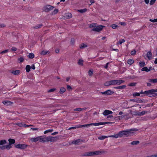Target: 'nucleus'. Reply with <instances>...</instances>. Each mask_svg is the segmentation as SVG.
<instances>
[{
  "instance_id": "7ed1b4c3",
  "label": "nucleus",
  "mask_w": 157,
  "mask_h": 157,
  "mask_svg": "<svg viewBox=\"0 0 157 157\" xmlns=\"http://www.w3.org/2000/svg\"><path fill=\"white\" fill-rule=\"evenodd\" d=\"M100 151H93V152H86L83 154H82L81 155L82 156H91V155H100Z\"/></svg>"
},
{
  "instance_id": "20e7f679",
  "label": "nucleus",
  "mask_w": 157,
  "mask_h": 157,
  "mask_svg": "<svg viewBox=\"0 0 157 157\" xmlns=\"http://www.w3.org/2000/svg\"><path fill=\"white\" fill-rule=\"evenodd\" d=\"M154 93V89L145 91L144 92V94H146V95L151 97H153V93Z\"/></svg>"
},
{
  "instance_id": "8fccbe9b",
  "label": "nucleus",
  "mask_w": 157,
  "mask_h": 157,
  "mask_svg": "<svg viewBox=\"0 0 157 157\" xmlns=\"http://www.w3.org/2000/svg\"><path fill=\"white\" fill-rule=\"evenodd\" d=\"M71 43L72 44L74 45L75 44V39L74 38H72L71 40Z\"/></svg>"
},
{
  "instance_id": "6e6552de",
  "label": "nucleus",
  "mask_w": 157,
  "mask_h": 157,
  "mask_svg": "<svg viewBox=\"0 0 157 157\" xmlns=\"http://www.w3.org/2000/svg\"><path fill=\"white\" fill-rule=\"evenodd\" d=\"M15 147L17 148L24 149L25 148L27 147V145L25 144H19L17 145H15Z\"/></svg>"
},
{
  "instance_id": "dca6fc26",
  "label": "nucleus",
  "mask_w": 157,
  "mask_h": 157,
  "mask_svg": "<svg viewBox=\"0 0 157 157\" xmlns=\"http://www.w3.org/2000/svg\"><path fill=\"white\" fill-rule=\"evenodd\" d=\"M20 72V71L19 70H16L15 71H12L11 73L15 75H19Z\"/></svg>"
},
{
  "instance_id": "2eb2a0df",
  "label": "nucleus",
  "mask_w": 157,
  "mask_h": 157,
  "mask_svg": "<svg viewBox=\"0 0 157 157\" xmlns=\"http://www.w3.org/2000/svg\"><path fill=\"white\" fill-rule=\"evenodd\" d=\"M40 136L36 137V138H32L30 139V140L32 142H36L40 140Z\"/></svg>"
},
{
  "instance_id": "603ef678",
  "label": "nucleus",
  "mask_w": 157,
  "mask_h": 157,
  "mask_svg": "<svg viewBox=\"0 0 157 157\" xmlns=\"http://www.w3.org/2000/svg\"><path fill=\"white\" fill-rule=\"evenodd\" d=\"M153 103L147 104L145 105V107H151L153 106Z\"/></svg>"
},
{
  "instance_id": "a19ab883",
  "label": "nucleus",
  "mask_w": 157,
  "mask_h": 157,
  "mask_svg": "<svg viewBox=\"0 0 157 157\" xmlns=\"http://www.w3.org/2000/svg\"><path fill=\"white\" fill-rule=\"evenodd\" d=\"M58 12V9L55 10L52 13V15H55Z\"/></svg>"
},
{
  "instance_id": "423d86ee",
  "label": "nucleus",
  "mask_w": 157,
  "mask_h": 157,
  "mask_svg": "<svg viewBox=\"0 0 157 157\" xmlns=\"http://www.w3.org/2000/svg\"><path fill=\"white\" fill-rule=\"evenodd\" d=\"M104 26L101 25H99V26L94 27L92 29V30L94 31H96L97 32H99L100 31L102 30Z\"/></svg>"
},
{
  "instance_id": "c85d7f7f",
  "label": "nucleus",
  "mask_w": 157,
  "mask_h": 157,
  "mask_svg": "<svg viewBox=\"0 0 157 157\" xmlns=\"http://www.w3.org/2000/svg\"><path fill=\"white\" fill-rule=\"evenodd\" d=\"M140 141H135L131 143V144L132 145H136L139 144Z\"/></svg>"
},
{
  "instance_id": "052dcab7",
  "label": "nucleus",
  "mask_w": 157,
  "mask_h": 157,
  "mask_svg": "<svg viewBox=\"0 0 157 157\" xmlns=\"http://www.w3.org/2000/svg\"><path fill=\"white\" fill-rule=\"evenodd\" d=\"M155 1L156 0H151L150 2V5H153Z\"/></svg>"
},
{
  "instance_id": "a211bd4d",
  "label": "nucleus",
  "mask_w": 157,
  "mask_h": 157,
  "mask_svg": "<svg viewBox=\"0 0 157 157\" xmlns=\"http://www.w3.org/2000/svg\"><path fill=\"white\" fill-rule=\"evenodd\" d=\"M147 57L149 60H150L152 56V53L150 51L148 52L147 53Z\"/></svg>"
},
{
  "instance_id": "a18cd8bd",
  "label": "nucleus",
  "mask_w": 157,
  "mask_h": 157,
  "mask_svg": "<svg viewBox=\"0 0 157 157\" xmlns=\"http://www.w3.org/2000/svg\"><path fill=\"white\" fill-rule=\"evenodd\" d=\"M111 85H116V80H110Z\"/></svg>"
},
{
  "instance_id": "69168bd1",
  "label": "nucleus",
  "mask_w": 157,
  "mask_h": 157,
  "mask_svg": "<svg viewBox=\"0 0 157 157\" xmlns=\"http://www.w3.org/2000/svg\"><path fill=\"white\" fill-rule=\"evenodd\" d=\"M100 155L101 154H104L105 153H107V151H100Z\"/></svg>"
},
{
  "instance_id": "338daca9",
  "label": "nucleus",
  "mask_w": 157,
  "mask_h": 157,
  "mask_svg": "<svg viewBox=\"0 0 157 157\" xmlns=\"http://www.w3.org/2000/svg\"><path fill=\"white\" fill-rule=\"evenodd\" d=\"M76 128H77V125L75 127H71L70 128H68V130H71V129H75Z\"/></svg>"
},
{
  "instance_id": "09e8293b",
  "label": "nucleus",
  "mask_w": 157,
  "mask_h": 157,
  "mask_svg": "<svg viewBox=\"0 0 157 157\" xmlns=\"http://www.w3.org/2000/svg\"><path fill=\"white\" fill-rule=\"evenodd\" d=\"M6 147V148L8 150L10 149L11 147V145H10L9 144L8 145H6L5 146Z\"/></svg>"
},
{
  "instance_id": "f3484780",
  "label": "nucleus",
  "mask_w": 157,
  "mask_h": 157,
  "mask_svg": "<svg viewBox=\"0 0 157 157\" xmlns=\"http://www.w3.org/2000/svg\"><path fill=\"white\" fill-rule=\"evenodd\" d=\"M126 87V86L125 85L121 86H118L115 87L114 88L115 89H122L125 88Z\"/></svg>"
},
{
  "instance_id": "79ce46f5",
  "label": "nucleus",
  "mask_w": 157,
  "mask_h": 157,
  "mask_svg": "<svg viewBox=\"0 0 157 157\" xmlns=\"http://www.w3.org/2000/svg\"><path fill=\"white\" fill-rule=\"evenodd\" d=\"M96 25H97L96 23L91 24L90 25L89 27H90V28H93V27H96Z\"/></svg>"
},
{
  "instance_id": "5701e85b",
  "label": "nucleus",
  "mask_w": 157,
  "mask_h": 157,
  "mask_svg": "<svg viewBox=\"0 0 157 157\" xmlns=\"http://www.w3.org/2000/svg\"><path fill=\"white\" fill-rule=\"evenodd\" d=\"M87 46H88L86 44L84 43H82L79 46V48L80 49H83L87 47Z\"/></svg>"
},
{
  "instance_id": "6e6d98bb",
  "label": "nucleus",
  "mask_w": 157,
  "mask_h": 157,
  "mask_svg": "<svg viewBox=\"0 0 157 157\" xmlns=\"http://www.w3.org/2000/svg\"><path fill=\"white\" fill-rule=\"evenodd\" d=\"M136 102L137 103H143V101L139 98L136 100Z\"/></svg>"
},
{
  "instance_id": "0e129e2a",
  "label": "nucleus",
  "mask_w": 157,
  "mask_h": 157,
  "mask_svg": "<svg viewBox=\"0 0 157 157\" xmlns=\"http://www.w3.org/2000/svg\"><path fill=\"white\" fill-rule=\"evenodd\" d=\"M147 113V111H144L142 112H141V115H144L145 113Z\"/></svg>"
},
{
  "instance_id": "bb28decb",
  "label": "nucleus",
  "mask_w": 157,
  "mask_h": 157,
  "mask_svg": "<svg viewBox=\"0 0 157 157\" xmlns=\"http://www.w3.org/2000/svg\"><path fill=\"white\" fill-rule=\"evenodd\" d=\"M104 85L107 86H109L111 85V83L110 80L107 81L105 82L104 83Z\"/></svg>"
},
{
  "instance_id": "6ab92c4d",
  "label": "nucleus",
  "mask_w": 157,
  "mask_h": 157,
  "mask_svg": "<svg viewBox=\"0 0 157 157\" xmlns=\"http://www.w3.org/2000/svg\"><path fill=\"white\" fill-rule=\"evenodd\" d=\"M81 140L80 139L75 140L72 142V143L75 144H79V143H81Z\"/></svg>"
},
{
  "instance_id": "bf43d9fd",
  "label": "nucleus",
  "mask_w": 157,
  "mask_h": 157,
  "mask_svg": "<svg viewBox=\"0 0 157 157\" xmlns=\"http://www.w3.org/2000/svg\"><path fill=\"white\" fill-rule=\"evenodd\" d=\"M56 90V89H55V88L52 89L48 90V93L52 92Z\"/></svg>"
},
{
  "instance_id": "cd10ccee",
  "label": "nucleus",
  "mask_w": 157,
  "mask_h": 157,
  "mask_svg": "<svg viewBox=\"0 0 157 157\" xmlns=\"http://www.w3.org/2000/svg\"><path fill=\"white\" fill-rule=\"evenodd\" d=\"M31 69V67L29 65H27L25 68L26 71L27 72H29L30 71Z\"/></svg>"
},
{
  "instance_id": "f257e3e1",
  "label": "nucleus",
  "mask_w": 157,
  "mask_h": 157,
  "mask_svg": "<svg viewBox=\"0 0 157 157\" xmlns=\"http://www.w3.org/2000/svg\"><path fill=\"white\" fill-rule=\"evenodd\" d=\"M138 130L137 128H131L120 131L119 132L120 137H124L125 136H128L129 133L132 132L137 131Z\"/></svg>"
},
{
  "instance_id": "49530a36",
  "label": "nucleus",
  "mask_w": 157,
  "mask_h": 157,
  "mask_svg": "<svg viewBox=\"0 0 157 157\" xmlns=\"http://www.w3.org/2000/svg\"><path fill=\"white\" fill-rule=\"evenodd\" d=\"M111 27L113 29H115L118 27V25L114 24H112L111 25Z\"/></svg>"
},
{
  "instance_id": "3c124183",
  "label": "nucleus",
  "mask_w": 157,
  "mask_h": 157,
  "mask_svg": "<svg viewBox=\"0 0 157 157\" xmlns=\"http://www.w3.org/2000/svg\"><path fill=\"white\" fill-rule=\"evenodd\" d=\"M15 125H17L20 127H22L23 126V124L21 123H15Z\"/></svg>"
},
{
  "instance_id": "aec40b11",
  "label": "nucleus",
  "mask_w": 157,
  "mask_h": 157,
  "mask_svg": "<svg viewBox=\"0 0 157 157\" xmlns=\"http://www.w3.org/2000/svg\"><path fill=\"white\" fill-rule=\"evenodd\" d=\"M42 26H43V25L42 24H40L37 25L33 27H32V28L33 29H39V28H41Z\"/></svg>"
},
{
  "instance_id": "864d4df0",
  "label": "nucleus",
  "mask_w": 157,
  "mask_h": 157,
  "mask_svg": "<svg viewBox=\"0 0 157 157\" xmlns=\"http://www.w3.org/2000/svg\"><path fill=\"white\" fill-rule=\"evenodd\" d=\"M125 40L124 39H122L121 40H120L119 41V44H121L122 43L124 42Z\"/></svg>"
},
{
  "instance_id": "b1692460",
  "label": "nucleus",
  "mask_w": 157,
  "mask_h": 157,
  "mask_svg": "<svg viewBox=\"0 0 157 157\" xmlns=\"http://www.w3.org/2000/svg\"><path fill=\"white\" fill-rule=\"evenodd\" d=\"M87 9L85 8L82 9L78 10V11L81 13H85L87 11Z\"/></svg>"
},
{
  "instance_id": "f704fd0d",
  "label": "nucleus",
  "mask_w": 157,
  "mask_h": 157,
  "mask_svg": "<svg viewBox=\"0 0 157 157\" xmlns=\"http://www.w3.org/2000/svg\"><path fill=\"white\" fill-rule=\"evenodd\" d=\"M107 136H102L98 137V139L100 140H103L107 138Z\"/></svg>"
},
{
  "instance_id": "c756f323",
  "label": "nucleus",
  "mask_w": 157,
  "mask_h": 157,
  "mask_svg": "<svg viewBox=\"0 0 157 157\" xmlns=\"http://www.w3.org/2000/svg\"><path fill=\"white\" fill-rule=\"evenodd\" d=\"M28 56L29 58L32 59L34 58V55L33 53H29Z\"/></svg>"
},
{
  "instance_id": "72a5a7b5",
  "label": "nucleus",
  "mask_w": 157,
  "mask_h": 157,
  "mask_svg": "<svg viewBox=\"0 0 157 157\" xmlns=\"http://www.w3.org/2000/svg\"><path fill=\"white\" fill-rule=\"evenodd\" d=\"M142 71H145L146 72H148L149 71V70H148L147 68L146 67H144L143 68H142L141 69Z\"/></svg>"
},
{
  "instance_id": "e2e57ef3",
  "label": "nucleus",
  "mask_w": 157,
  "mask_h": 157,
  "mask_svg": "<svg viewBox=\"0 0 157 157\" xmlns=\"http://www.w3.org/2000/svg\"><path fill=\"white\" fill-rule=\"evenodd\" d=\"M136 54L135 50L132 51L131 52V54L132 55H135Z\"/></svg>"
},
{
  "instance_id": "de8ad7c7",
  "label": "nucleus",
  "mask_w": 157,
  "mask_h": 157,
  "mask_svg": "<svg viewBox=\"0 0 157 157\" xmlns=\"http://www.w3.org/2000/svg\"><path fill=\"white\" fill-rule=\"evenodd\" d=\"M140 95V93H134L133 94V96L135 97L136 96H139Z\"/></svg>"
},
{
  "instance_id": "c03bdc74",
  "label": "nucleus",
  "mask_w": 157,
  "mask_h": 157,
  "mask_svg": "<svg viewBox=\"0 0 157 157\" xmlns=\"http://www.w3.org/2000/svg\"><path fill=\"white\" fill-rule=\"evenodd\" d=\"M136 83V82H131L128 85L129 86H135Z\"/></svg>"
},
{
  "instance_id": "680f3d73",
  "label": "nucleus",
  "mask_w": 157,
  "mask_h": 157,
  "mask_svg": "<svg viewBox=\"0 0 157 157\" xmlns=\"http://www.w3.org/2000/svg\"><path fill=\"white\" fill-rule=\"evenodd\" d=\"M17 50V48L15 47H13L11 48V50L13 51H16Z\"/></svg>"
},
{
  "instance_id": "4468645a",
  "label": "nucleus",
  "mask_w": 157,
  "mask_h": 157,
  "mask_svg": "<svg viewBox=\"0 0 157 157\" xmlns=\"http://www.w3.org/2000/svg\"><path fill=\"white\" fill-rule=\"evenodd\" d=\"M65 17L66 19H69L72 17V15L71 13H68L65 14Z\"/></svg>"
},
{
  "instance_id": "9d476101",
  "label": "nucleus",
  "mask_w": 157,
  "mask_h": 157,
  "mask_svg": "<svg viewBox=\"0 0 157 157\" xmlns=\"http://www.w3.org/2000/svg\"><path fill=\"white\" fill-rule=\"evenodd\" d=\"M40 142H48V140L47 137H46L45 136H44L43 137L42 136H40Z\"/></svg>"
},
{
  "instance_id": "774afa93",
  "label": "nucleus",
  "mask_w": 157,
  "mask_h": 157,
  "mask_svg": "<svg viewBox=\"0 0 157 157\" xmlns=\"http://www.w3.org/2000/svg\"><path fill=\"white\" fill-rule=\"evenodd\" d=\"M6 27V25L5 24H2L0 25V27L3 28Z\"/></svg>"
},
{
  "instance_id": "393cba45",
  "label": "nucleus",
  "mask_w": 157,
  "mask_h": 157,
  "mask_svg": "<svg viewBox=\"0 0 157 157\" xmlns=\"http://www.w3.org/2000/svg\"><path fill=\"white\" fill-rule=\"evenodd\" d=\"M66 90V89L63 87H62L60 89L59 93L60 94H62Z\"/></svg>"
},
{
  "instance_id": "ddd939ff",
  "label": "nucleus",
  "mask_w": 157,
  "mask_h": 157,
  "mask_svg": "<svg viewBox=\"0 0 157 157\" xmlns=\"http://www.w3.org/2000/svg\"><path fill=\"white\" fill-rule=\"evenodd\" d=\"M124 82V80H116V85H119Z\"/></svg>"
},
{
  "instance_id": "9b49d317",
  "label": "nucleus",
  "mask_w": 157,
  "mask_h": 157,
  "mask_svg": "<svg viewBox=\"0 0 157 157\" xmlns=\"http://www.w3.org/2000/svg\"><path fill=\"white\" fill-rule=\"evenodd\" d=\"M2 102L5 105L7 106L11 105L13 103V102L8 100L3 101Z\"/></svg>"
},
{
  "instance_id": "5fc2aeb1",
  "label": "nucleus",
  "mask_w": 157,
  "mask_h": 157,
  "mask_svg": "<svg viewBox=\"0 0 157 157\" xmlns=\"http://www.w3.org/2000/svg\"><path fill=\"white\" fill-rule=\"evenodd\" d=\"M48 52V51H43L41 52V54L42 55H44L46 54Z\"/></svg>"
},
{
  "instance_id": "f8f14e48",
  "label": "nucleus",
  "mask_w": 157,
  "mask_h": 157,
  "mask_svg": "<svg viewBox=\"0 0 157 157\" xmlns=\"http://www.w3.org/2000/svg\"><path fill=\"white\" fill-rule=\"evenodd\" d=\"M113 113L112 111L106 110L104 111L103 114L105 116L108 115L109 114H112Z\"/></svg>"
},
{
  "instance_id": "4be33fe9",
  "label": "nucleus",
  "mask_w": 157,
  "mask_h": 157,
  "mask_svg": "<svg viewBox=\"0 0 157 157\" xmlns=\"http://www.w3.org/2000/svg\"><path fill=\"white\" fill-rule=\"evenodd\" d=\"M8 141L9 143V144L10 145H11L12 144H14L15 143V140L12 139H9L8 140Z\"/></svg>"
},
{
  "instance_id": "a878e982",
  "label": "nucleus",
  "mask_w": 157,
  "mask_h": 157,
  "mask_svg": "<svg viewBox=\"0 0 157 157\" xmlns=\"http://www.w3.org/2000/svg\"><path fill=\"white\" fill-rule=\"evenodd\" d=\"M86 108H77L74 109V111H81L82 110H86Z\"/></svg>"
},
{
  "instance_id": "7c9ffc66",
  "label": "nucleus",
  "mask_w": 157,
  "mask_h": 157,
  "mask_svg": "<svg viewBox=\"0 0 157 157\" xmlns=\"http://www.w3.org/2000/svg\"><path fill=\"white\" fill-rule=\"evenodd\" d=\"M149 81L153 83H156L157 82V78L150 79L149 80Z\"/></svg>"
},
{
  "instance_id": "37998d69",
  "label": "nucleus",
  "mask_w": 157,
  "mask_h": 157,
  "mask_svg": "<svg viewBox=\"0 0 157 157\" xmlns=\"http://www.w3.org/2000/svg\"><path fill=\"white\" fill-rule=\"evenodd\" d=\"M67 90H68L69 91L72 90V89L71 86H70L69 85H67Z\"/></svg>"
},
{
  "instance_id": "473e14b6",
  "label": "nucleus",
  "mask_w": 157,
  "mask_h": 157,
  "mask_svg": "<svg viewBox=\"0 0 157 157\" xmlns=\"http://www.w3.org/2000/svg\"><path fill=\"white\" fill-rule=\"evenodd\" d=\"M6 140H0V145H2L6 144Z\"/></svg>"
},
{
  "instance_id": "f03ea898",
  "label": "nucleus",
  "mask_w": 157,
  "mask_h": 157,
  "mask_svg": "<svg viewBox=\"0 0 157 157\" xmlns=\"http://www.w3.org/2000/svg\"><path fill=\"white\" fill-rule=\"evenodd\" d=\"M107 122L106 123H103V122H99V123H90L89 124H84L82 125H77V128H82V127H90L92 125H94L95 126H97L101 125L104 124H107Z\"/></svg>"
},
{
  "instance_id": "ea45409f",
  "label": "nucleus",
  "mask_w": 157,
  "mask_h": 157,
  "mask_svg": "<svg viewBox=\"0 0 157 157\" xmlns=\"http://www.w3.org/2000/svg\"><path fill=\"white\" fill-rule=\"evenodd\" d=\"M93 69H91V70H90L88 72V74H89V75L90 76H91L93 75Z\"/></svg>"
},
{
  "instance_id": "4d7b16f0",
  "label": "nucleus",
  "mask_w": 157,
  "mask_h": 157,
  "mask_svg": "<svg viewBox=\"0 0 157 157\" xmlns=\"http://www.w3.org/2000/svg\"><path fill=\"white\" fill-rule=\"evenodd\" d=\"M8 52V49L2 51V52H1L0 53V54H4V53H7V52Z\"/></svg>"
},
{
  "instance_id": "13d9d810",
  "label": "nucleus",
  "mask_w": 157,
  "mask_h": 157,
  "mask_svg": "<svg viewBox=\"0 0 157 157\" xmlns=\"http://www.w3.org/2000/svg\"><path fill=\"white\" fill-rule=\"evenodd\" d=\"M149 21H150L153 22H157V18L155 19H154L153 20H152V19H150Z\"/></svg>"
},
{
  "instance_id": "4c0bfd02",
  "label": "nucleus",
  "mask_w": 157,
  "mask_h": 157,
  "mask_svg": "<svg viewBox=\"0 0 157 157\" xmlns=\"http://www.w3.org/2000/svg\"><path fill=\"white\" fill-rule=\"evenodd\" d=\"M139 65L140 67H144L145 66L144 62H139Z\"/></svg>"
},
{
  "instance_id": "1a4fd4ad",
  "label": "nucleus",
  "mask_w": 157,
  "mask_h": 157,
  "mask_svg": "<svg viewBox=\"0 0 157 157\" xmlns=\"http://www.w3.org/2000/svg\"><path fill=\"white\" fill-rule=\"evenodd\" d=\"M114 92L111 91L110 90H108L103 92H100V93L102 94H104L105 95H110L114 93Z\"/></svg>"
},
{
  "instance_id": "2f4dec72",
  "label": "nucleus",
  "mask_w": 157,
  "mask_h": 157,
  "mask_svg": "<svg viewBox=\"0 0 157 157\" xmlns=\"http://www.w3.org/2000/svg\"><path fill=\"white\" fill-rule=\"evenodd\" d=\"M134 63V60L132 59H129L127 61V63L128 64L130 65Z\"/></svg>"
},
{
  "instance_id": "0eeeda50",
  "label": "nucleus",
  "mask_w": 157,
  "mask_h": 157,
  "mask_svg": "<svg viewBox=\"0 0 157 157\" xmlns=\"http://www.w3.org/2000/svg\"><path fill=\"white\" fill-rule=\"evenodd\" d=\"M54 8V6L50 5H48L44 7V11L46 12H48L52 10Z\"/></svg>"
},
{
  "instance_id": "412c9836",
  "label": "nucleus",
  "mask_w": 157,
  "mask_h": 157,
  "mask_svg": "<svg viewBox=\"0 0 157 157\" xmlns=\"http://www.w3.org/2000/svg\"><path fill=\"white\" fill-rule=\"evenodd\" d=\"M108 137H113V138H117L118 137H120V136H119V133L118 132L117 134H115L114 135L109 136Z\"/></svg>"
},
{
  "instance_id": "39448f33",
  "label": "nucleus",
  "mask_w": 157,
  "mask_h": 157,
  "mask_svg": "<svg viewBox=\"0 0 157 157\" xmlns=\"http://www.w3.org/2000/svg\"><path fill=\"white\" fill-rule=\"evenodd\" d=\"M48 142H55L59 140V136H56L55 137L53 136H48L47 137Z\"/></svg>"
},
{
  "instance_id": "e433bc0d",
  "label": "nucleus",
  "mask_w": 157,
  "mask_h": 157,
  "mask_svg": "<svg viewBox=\"0 0 157 157\" xmlns=\"http://www.w3.org/2000/svg\"><path fill=\"white\" fill-rule=\"evenodd\" d=\"M83 60L82 59H79L78 62V64L79 65H82L83 64Z\"/></svg>"
},
{
  "instance_id": "c9c22d12",
  "label": "nucleus",
  "mask_w": 157,
  "mask_h": 157,
  "mask_svg": "<svg viewBox=\"0 0 157 157\" xmlns=\"http://www.w3.org/2000/svg\"><path fill=\"white\" fill-rule=\"evenodd\" d=\"M53 131V129H48V130H46L44 132V134H46V133H48V132H52Z\"/></svg>"
},
{
  "instance_id": "58836bf2",
  "label": "nucleus",
  "mask_w": 157,
  "mask_h": 157,
  "mask_svg": "<svg viewBox=\"0 0 157 157\" xmlns=\"http://www.w3.org/2000/svg\"><path fill=\"white\" fill-rule=\"evenodd\" d=\"M18 60L19 61L20 63H21L24 62V58L23 57H21L18 59Z\"/></svg>"
}]
</instances>
